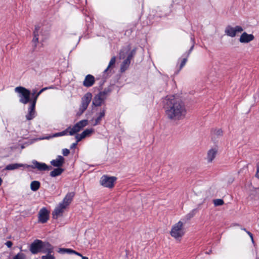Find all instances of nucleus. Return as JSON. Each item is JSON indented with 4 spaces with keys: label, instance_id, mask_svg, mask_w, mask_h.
Listing matches in <instances>:
<instances>
[{
    "label": "nucleus",
    "instance_id": "f257e3e1",
    "mask_svg": "<svg viewBox=\"0 0 259 259\" xmlns=\"http://www.w3.org/2000/svg\"><path fill=\"white\" fill-rule=\"evenodd\" d=\"M164 108L167 117L177 121L183 119L187 113L184 103L174 96H167L164 101Z\"/></svg>",
    "mask_w": 259,
    "mask_h": 259
},
{
    "label": "nucleus",
    "instance_id": "f03ea898",
    "mask_svg": "<svg viewBox=\"0 0 259 259\" xmlns=\"http://www.w3.org/2000/svg\"><path fill=\"white\" fill-rule=\"evenodd\" d=\"M89 121L87 119L81 120L76 123L73 126H69L66 129L61 132H58L53 134L52 135L46 138V139L55 138L58 137H62L64 136H73L75 134L78 133L85 126L88 125Z\"/></svg>",
    "mask_w": 259,
    "mask_h": 259
},
{
    "label": "nucleus",
    "instance_id": "7ed1b4c3",
    "mask_svg": "<svg viewBox=\"0 0 259 259\" xmlns=\"http://www.w3.org/2000/svg\"><path fill=\"white\" fill-rule=\"evenodd\" d=\"M184 223L179 221L172 226L170 234L172 237L177 240L180 241L185 234Z\"/></svg>",
    "mask_w": 259,
    "mask_h": 259
},
{
    "label": "nucleus",
    "instance_id": "20e7f679",
    "mask_svg": "<svg viewBox=\"0 0 259 259\" xmlns=\"http://www.w3.org/2000/svg\"><path fill=\"white\" fill-rule=\"evenodd\" d=\"M111 90L109 88H106L96 95L93 100V104L97 107L101 106L105 101Z\"/></svg>",
    "mask_w": 259,
    "mask_h": 259
},
{
    "label": "nucleus",
    "instance_id": "39448f33",
    "mask_svg": "<svg viewBox=\"0 0 259 259\" xmlns=\"http://www.w3.org/2000/svg\"><path fill=\"white\" fill-rule=\"evenodd\" d=\"M16 93H18L19 98V102L23 104L30 103V92L29 90L22 87H17L15 89Z\"/></svg>",
    "mask_w": 259,
    "mask_h": 259
},
{
    "label": "nucleus",
    "instance_id": "423d86ee",
    "mask_svg": "<svg viewBox=\"0 0 259 259\" xmlns=\"http://www.w3.org/2000/svg\"><path fill=\"white\" fill-rule=\"evenodd\" d=\"M136 50H131L128 47L122 49L119 53L120 59H123V65H128L131 63L134 55L135 54Z\"/></svg>",
    "mask_w": 259,
    "mask_h": 259
},
{
    "label": "nucleus",
    "instance_id": "0eeeda50",
    "mask_svg": "<svg viewBox=\"0 0 259 259\" xmlns=\"http://www.w3.org/2000/svg\"><path fill=\"white\" fill-rule=\"evenodd\" d=\"M44 32L42 29L38 26H35L34 30L33 31V38L32 39V43L36 47L37 43L38 42L39 39H41L43 41L45 37L44 36Z\"/></svg>",
    "mask_w": 259,
    "mask_h": 259
},
{
    "label": "nucleus",
    "instance_id": "6e6552de",
    "mask_svg": "<svg viewBox=\"0 0 259 259\" xmlns=\"http://www.w3.org/2000/svg\"><path fill=\"white\" fill-rule=\"evenodd\" d=\"M116 180L115 177H109L107 176H103L100 179L101 185L106 188H111L113 187L114 182Z\"/></svg>",
    "mask_w": 259,
    "mask_h": 259
},
{
    "label": "nucleus",
    "instance_id": "1a4fd4ad",
    "mask_svg": "<svg viewBox=\"0 0 259 259\" xmlns=\"http://www.w3.org/2000/svg\"><path fill=\"white\" fill-rule=\"evenodd\" d=\"M243 30V28L240 26L237 25L235 27L228 26L225 29V33L228 36L234 37L237 33L242 32Z\"/></svg>",
    "mask_w": 259,
    "mask_h": 259
},
{
    "label": "nucleus",
    "instance_id": "9d476101",
    "mask_svg": "<svg viewBox=\"0 0 259 259\" xmlns=\"http://www.w3.org/2000/svg\"><path fill=\"white\" fill-rule=\"evenodd\" d=\"M26 167H31L33 169H37L39 171H46L49 169V167L46 163L39 162L36 160L32 161L31 165L26 164Z\"/></svg>",
    "mask_w": 259,
    "mask_h": 259
},
{
    "label": "nucleus",
    "instance_id": "9b49d317",
    "mask_svg": "<svg viewBox=\"0 0 259 259\" xmlns=\"http://www.w3.org/2000/svg\"><path fill=\"white\" fill-rule=\"evenodd\" d=\"M92 95L91 93L85 94L82 98L81 104L79 108V111L83 113L88 108L92 99Z\"/></svg>",
    "mask_w": 259,
    "mask_h": 259
},
{
    "label": "nucleus",
    "instance_id": "f8f14e48",
    "mask_svg": "<svg viewBox=\"0 0 259 259\" xmlns=\"http://www.w3.org/2000/svg\"><path fill=\"white\" fill-rule=\"evenodd\" d=\"M36 103L34 102L30 101L29 106L28 108L27 113L25 115L27 120H31L36 116V112L35 110Z\"/></svg>",
    "mask_w": 259,
    "mask_h": 259
},
{
    "label": "nucleus",
    "instance_id": "ddd939ff",
    "mask_svg": "<svg viewBox=\"0 0 259 259\" xmlns=\"http://www.w3.org/2000/svg\"><path fill=\"white\" fill-rule=\"evenodd\" d=\"M42 247V241L40 240L36 239L30 245V250L32 253L36 254L41 251Z\"/></svg>",
    "mask_w": 259,
    "mask_h": 259
},
{
    "label": "nucleus",
    "instance_id": "4468645a",
    "mask_svg": "<svg viewBox=\"0 0 259 259\" xmlns=\"http://www.w3.org/2000/svg\"><path fill=\"white\" fill-rule=\"evenodd\" d=\"M94 133V130L93 128H87L84 130L80 134H75L74 135L77 142H79L82 139L91 136Z\"/></svg>",
    "mask_w": 259,
    "mask_h": 259
},
{
    "label": "nucleus",
    "instance_id": "2eb2a0df",
    "mask_svg": "<svg viewBox=\"0 0 259 259\" xmlns=\"http://www.w3.org/2000/svg\"><path fill=\"white\" fill-rule=\"evenodd\" d=\"M66 208L67 207L59 203L52 213L53 219H57L58 217L61 216Z\"/></svg>",
    "mask_w": 259,
    "mask_h": 259
},
{
    "label": "nucleus",
    "instance_id": "dca6fc26",
    "mask_svg": "<svg viewBox=\"0 0 259 259\" xmlns=\"http://www.w3.org/2000/svg\"><path fill=\"white\" fill-rule=\"evenodd\" d=\"M49 219V211L45 208H41L38 213V220L41 223H45Z\"/></svg>",
    "mask_w": 259,
    "mask_h": 259
},
{
    "label": "nucleus",
    "instance_id": "f3484780",
    "mask_svg": "<svg viewBox=\"0 0 259 259\" xmlns=\"http://www.w3.org/2000/svg\"><path fill=\"white\" fill-rule=\"evenodd\" d=\"M254 39V36L252 34H248L246 32H244L241 34L239 38V41L241 43L247 44Z\"/></svg>",
    "mask_w": 259,
    "mask_h": 259
},
{
    "label": "nucleus",
    "instance_id": "a211bd4d",
    "mask_svg": "<svg viewBox=\"0 0 259 259\" xmlns=\"http://www.w3.org/2000/svg\"><path fill=\"white\" fill-rule=\"evenodd\" d=\"M218 149L214 147L209 149L207 154L206 159L208 162H211L216 156Z\"/></svg>",
    "mask_w": 259,
    "mask_h": 259
},
{
    "label": "nucleus",
    "instance_id": "6ab92c4d",
    "mask_svg": "<svg viewBox=\"0 0 259 259\" xmlns=\"http://www.w3.org/2000/svg\"><path fill=\"white\" fill-rule=\"evenodd\" d=\"M74 195L75 194L73 192L68 193L60 203L67 207L71 203Z\"/></svg>",
    "mask_w": 259,
    "mask_h": 259
},
{
    "label": "nucleus",
    "instance_id": "aec40b11",
    "mask_svg": "<svg viewBox=\"0 0 259 259\" xmlns=\"http://www.w3.org/2000/svg\"><path fill=\"white\" fill-rule=\"evenodd\" d=\"M95 83V77L91 75H87L83 81V84L85 87H92Z\"/></svg>",
    "mask_w": 259,
    "mask_h": 259
},
{
    "label": "nucleus",
    "instance_id": "412c9836",
    "mask_svg": "<svg viewBox=\"0 0 259 259\" xmlns=\"http://www.w3.org/2000/svg\"><path fill=\"white\" fill-rule=\"evenodd\" d=\"M53 246L48 242H42V247L41 251L44 253H47V254H51L53 252Z\"/></svg>",
    "mask_w": 259,
    "mask_h": 259
},
{
    "label": "nucleus",
    "instance_id": "4be33fe9",
    "mask_svg": "<svg viewBox=\"0 0 259 259\" xmlns=\"http://www.w3.org/2000/svg\"><path fill=\"white\" fill-rule=\"evenodd\" d=\"M64 163V158L62 156L59 155L55 159L51 161V164L55 167H59L63 165Z\"/></svg>",
    "mask_w": 259,
    "mask_h": 259
},
{
    "label": "nucleus",
    "instance_id": "5701e85b",
    "mask_svg": "<svg viewBox=\"0 0 259 259\" xmlns=\"http://www.w3.org/2000/svg\"><path fill=\"white\" fill-rule=\"evenodd\" d=\"M20 167H26V164L22 163H12L7 165L5 167V169L7 170H13Z\"/></svg>",
    "mask_w": 259,
    "mask_h": 259
},
{
    "label": "nucleus",
    "instance_id": "b1692460",
    "mask_svg": "<svg viewBox=\"0 0 259 259\" xmlns=\"http://www.w3.org/2000/svg\"><path fill=\"white\" fill-rule=\"evenodd\" d=\"M196 212V209L192 210L189 213L185 215L180 221H182L184 223V225H185V223H186L194 216Z\"/></svg>",
    "mask_w": 259,
    "mask_h": 259
},
{
    "label": "nucleus",
    "instance_id": "393cba45",
    "mask_svg": "<svg viewBox=\"0 0 259 259\" xmlns=\"http://www.w3.org/2000/svg\"><path fill=\"white\" fill-rule=\"evenodd\" d=\"M105 114V110L103 109L100 111V113L98 114V116L97 117V118L95 120V122L93 124L94 125H98L101 122L102 118L104 117Z\"/></svg>",
    "mask_w": 259,
    "mask_h": 259
},
{
    "label": "nucleus",
    "instance_id": "a878e982",
    "mask_svg": "<svg viewBox=\"0 0 259 259\" xmlns=\"http://www.w3.org/2000/svg\"><path fill=\"white\" fill-rule=\"evenodd\" d=\"M40 186V183L37 181H33L30 184V189L32 191H36Z\"/></svg>",
    "mask_w": 259,
    "mask_h": 259
},
{
    "label": "nucleus",
    "instance_id": "bb28decb",
    "mask_svg": "<svg viewBox=\"0 0 259 259\" xmlns=\"http://www.w3.org/2000/svg\"><path fill=\"white\" fill-rule=\"evenodd\" d=\"M63 171V169L61 168L58 167L51 171L50 176L52 177H55L60 175Z\"/></svg>",
    "mask_w": 259,
    "mask_h": 259
},
{
    "label": "nucleus",
    "instance_id": "cd10ccee",
    "mask_svg": "<svg viewBox=\"0 0 259 259\" xmlns=\"http://www.w3.org/2000/svg\"><path fill=\"white\" fill-rule=\"evenodd\" d=\"M48 90V88H42V89H41L38 93H37V94L35 95V96H34L32 98V100H31V102H34L35 103H36V101H37V99L38 98V97H39V96L43 92H44L45 91Z\"/></svg>",
    "mask_w": 259,
    "mask_h": 259
},
{
    "label": "nucleus",
    "instance_id": "c85d7f7f",
    "mask_svg": "<svg viewBox=\"0 0 259 259\" xmlns=\"http://www.w3.org/2000/svg\"><path fill=\"white\" fill-rule=\"evenodd\" d=\"M58 252L61 254H71L72 253V252H73V250L69 248H60L58 249Z\"/></svg>",
    "mask_w": 259,
    "mask_h": 259
},
{
    "label": "nucleus",
    "instance_id": "c756f323",
    "mask_svg": "<svg viewBox=\"0 0 259 259\" xmlns=\"http://www.w3.org/2000/svg\"><path fill=\"white\" fill-rule=\"evenodd\" d=\"M112 66L109 65L107 68L104 70L103 72V76L105 78H107L108 76V72H111L112 71L111 67Z\"/></svg>",
    "mask_w": 259,
    "mask_h": 259
},
{
    "label": "nucleus",
    "instance_id": "7c9ffc66",
    "mask_svg": "<svg viewBox=\"0 0 259 259\" xmlns=\"http://www.w3.org/2000/svg\"><path fill=\"white\" fill-rule=\"evenodd\" d=\"M213 204L215 206H221L224 204V201L221 199H217L213 200Z\"/></svg>",
    "mask_w": 259,
    "mask_h": 259
},
{
    "label": "nucleus",
    "instance_id": "2f4dec72",
    "mask_svg": "<svg viewBox=\"0 0 259 259\" xmlns=\"http://www.w3.org/2000/svg\"><path fill=\"white\" fill-rule=\"evenodd\" d=\"M14 259H25V255L22 253H19L15 256Z\"/></svg>",
    "mask_w": 259,
    "mask_h": 259
},
{
    "label": "nucleus",
    "instance_id": "473e14b6",
    "mask_svg": "<svg viewBox=\"0 0 259 259\" xmlns=\"http://www.w3.org/2000/svg\"><path fill=\"white\" fill-rule=\"evenodd\" d=\"M41 259H55V257L52 254H47L46 255H43Z\"/></svg>",
    "mask_w": 259,
    "mask_h": 259
},
{
    "label": "nucleus",
    "instance_id": "72a5a7b5",
    "mask_svg": "<svg viewBox=\"0 0 259 259\" xmlns=\"http://www.w3.org/2000/svg\"><path fill=\"white\" fill-rule=\"evenodd\" d=\"M214 134L217 136H221L223 134V131L221 129L215 130L214 131Z\"/></svg>",
    "mask_w": 259,
    "mask_h": 259
},
{
    "label": "nucleus",
    "instance_id": "f704fd0d",
    "mask_svg": "<svg viewBox=\"0 0 259 259\" xmlns=\"http://www.w3.org/2000/svg\"><path fill=\"white\" fill-rule=\"evenodd\" d=\"M69 153H70V151L68 149L65 148L62 150V154L65 156L68 155Z\"/></svg>",
    "mask_w": 259,
    "mask_h": 259
},
{
    "label": "nucleus",
    "instance_id": "c9c22d12",
    "mask_svg": "<svg viewBox=\"0 0 259 259\" xmlns=\"http://www.w3.org/2000/svg\"><path fill=\"white\" fill-rule=\"evenodd\" d=\"M115 61H116L115 57H112L108 65H114V64L115 63Z\"/></svg>",
    "mask_w": 259,
    "mask_h": 259
},
{
    "label": "nucleus",
    "instance_id": "e433bc0d",
    "mask_svg": "<svg viewBox=\"0 0 259 259\" xmlns=\"http://www.w3.org/2000/svg\"><path fill=\"white\" fill-rule=\"evenodd\" d=\"M5 244L8 247L10 248L12 247L13 243L11 241H8L5 243Z\"/></svg>",
    "mask_w": 259,
    "mask_h": 259
},
{
    "label": "nucleus",
    "instance_id": "4c0bfd02",
    "mask_svg": "<svg viewBox=\"0 0 259 259\" xmlns=\"http://www.w3.org/2000/svg\"><path fill=\"white\" fill-rule=\"evenodd\" d=\"M77 141H76L75 143H73L71 144V145L70 146V148L71 149H73V148H75L76 147V146H77Z\"/></svg>",
    "mask_w": 259,
    "mask_h": 259
},
{
    "label": "nucleus",
    "instance_id": "58836bf2",
    "mask_svg": "<svg viewBox=\"0 0 259 259\" xmlns=\"http://www.w3.org/2000/svg\"><path fill=\"white\" fill-rule=\"evenodd\" d=\"M246 233L249 236V237H250L251 240L252 241H253V235L249 231H246Z\"/></svg>",
    "mask_w": 259,
    "mask_h": 259
},
{
    "label": "nucleus",
    "instance_id": "ea45409f",
    "mask_svg": "<svg viewBox=\"0 0 259 259\" xmlns=\"http://www.w3.org/2000/svg\"><path fill=\"white\" fill-rule=\"evenodd\" d=\"M187 59L186 58H184L182 61L181 65H185L187 63Z\"/></svg>",
    "mask_w": 259,
    "mask_h": 259
},
{
    "label": "nucleus",
    "instance_id": "a19ab883",
    "mask_svg": "<svg viewBox=\"0 0 259 259\" xmlns=\"http://www.w3.org/2000/svg\"><path fill=\"white\" fill-rule=\"evenodd\" d=\"M72 253H74L75 254H76L79 256H81L82 257V256H83L79 252H77L74 250H73V252H72Z\"/></svg>",
    "mask_w": 259,
    "mask_h": 259
},
{
    "label": "nucleus",
    "instance_id": "79ce46f5",
    "mask_svg": "<svg viewBox=\"0 0 259 259\" xmlns=\"http://www.w3.org/2000/svg\"><path fill=\"white\" fill-rule=\"evenodd\" d=\"M37 94L36 93V90L35 89H33L32 90V98L35 96V95Z\"/></svg>",
    "mask_w": 259,
    "mask_h": 259
},
{
    "label": "nucleus",
    "instance_id": "37998d69",
    "mask_svg": "<svg viewBox=\"0 0 259 259\" xmlns=\"http://www.w3.org/2000/svg\"><path fill=\"white\" fill-rule=\"evenodd\" d=\"M256 176L259 179V165L257 166Z\"/></svg>",
    "mask_w": 259,
    "mask_h": 259
},
{
    "label": "nucleus",
    "instance_id": "c03bdc74",
    "mask_svg": "<svg viewBox=\"0 0 259 259\" xmlns=\"http://www.w3.org/2000/svg\"><path fill=\"white\" fill-rule=\"evenodd\" d=\"M126 67H127V66H125V65L122 66V67L121 68V71H124L126 69Z\"/></svg>",
    "mask_w": 259,
    "mask_h": 259
},
{
    "label": "nucleus",
    "instance_id": "a18cd8bd",
    "mask_svg": "<svg viewBox=\"0 0 259 259\" xmlns=\"http://www.w3.org/2000/svg\"><path fill=\"white\" fill-rule=\"evenodd\" d=\"M3 183V180L1 178H0V186L2 185Z\"/></svg>",
    "mask_w": 259,
    "mask_h": 259
},
{
    "label": "nucleus",
    "instance_id": "49530a36",
    "mask_svg": "<svg viewBox=\"0 0 259 259\" xmlns=\"http://www.w3.org/2000/svg\"><path fill=\"white\" fill-rule=\"evenodd\" d=\"M82 259H89L88 257L86 256H82Z\"/></svg>",
    "mask_w": 259,
    "mask_h": 259
},
{
    "label": "nucleus",
    "instance_id": "de8ad7c7",
    "mask_svg": "<svg viewBox=\"0 0 259 259\" xmlns=\"http://www.w3.org/2000/svg\"><path fill=\"white\" fill-rule=\"evenodd\" d=\"M47 88H48V89H51L54 88L53 87H47Z\"/></svg>",
    "mask_w": 259,
    "mask_h": 259
},
{
    "label": "nucleus",
    "instance_id": "09e8293b",
    "mask_svg": "<svg viewBox=\"0 0 259 259\" xmlns=\"http://www.w3.org/2000/svg\"><path fill=\"white\" fill-rule=\"evenodd\" d=\"M241 229H242V230H243V231H245L246 232V231H247L246 230V229H245V228H242Z\"/></svg>",
    "mask_w": 259,
    "mask_h": 259
},
{
    "label": "nucleus",
    "instance_id": "8fccbe9b",
    "mask_svg": "<svg viewBox=\"0 0 259 259\" xmlns=\"http://www.w3.org/2000/svg\"><path fill=\"white\" fill-rule=\"evenodd\" d=\"M182 66H180V67L179 70L181 69V68H182Z\"/></svg>",
    "mask_w": 259,
    "mask_h": 259
}]
</instances>
